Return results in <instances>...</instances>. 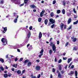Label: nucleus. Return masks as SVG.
<instances>
[{"instance_id": "nucleus-1", "label": "nucleus", "mask_w": 78, "mask_h": 78, "mask_svg": "<svg viewBox=\"0 0 78 78\" xmlns=\"http://www.w3.org/2000/svg\"><path fill=\"white\" fill-rule=\"evenodd\" d=\"M4 40L5 38H3L1 40L2 42L3 43V45H5L6 44L8 43V41L7 39H5V41H4Z\"/></svg>"}, {"instance_id": "nucleus-2", "label": "nucleus", "mask_w": 78, "mask_h": 78, "mask_svg": "<svg viewBox=\"0 0 78 78\" xmlns=\"http://www.w3.org/2000/svg\"><path fill=\"white\" fill-rule=\"evenodd\" d=\"M12 2L15 3V4H17L19 5L20 3V0H11Z\"/></svg>"}, {"instance_id": "nucleus-3", "label": "nucleus", "mask_w": 78, "mask_h": 78, "mask_svg": "<svg viewBox=\"0 0 78 78\" xmlns=\"http://www.w3.org/2000/svg\"><path fill=\"white\" fill-rule=\"evenodd\" d=\"M23 47V45H22V44H21L20 45H19V44H17L14 46V48H15V49H16L17 48H19V47Z\"/></svg>"}, {"instance_id": "nucleus-4", "label": "nucleus", "mask_w": 78, "mask_h": 78, "mask_svg": "<svg viewBox=\"0 0 78 78\" xmlns=\"http://www.w3.org/2000/svg\"><path fill=\"white\" fill-rule=\"evenodd\" d=\"M52 50L53 51H56V46H55V44H53L52 46Z\"/></svg>"}, {"instance_id": "nucleus-5", "label": "nucleus", "mask_w": 78, "mask_h": 78, "mask_svg": "<svg viewBox=\"0 0 78 78\" xmlns=\"http://www.w3.org/2000/svg\"><path fill=\"white\" fill-rule=\"evenodd\" d=\"M36 70L39 71L41 69V66H36L35 67Z\"/></svg>"}, {"instance_id": "nucleus-6", "label": "nucleus", "mask_w": 78, "mask_h": 78, "mask_svg": "<svg viewBox=\"0 0 78 78\" xmlns=\"http://www.w3.org/2000/svg\"><path fill=\"white\" fill-rule=\"evenodd\" d=\"M49 21L50 22H51V23H52V24L54 23H55V20H53V19L52 18L50 19Z\"/></svg>"}, {"instance_id": "nucleus-7", "label": "nucleus", "mask_w": 78, "mask_h": 78, "mask_svg": "<svg viewBox=\"0 0 78 78\" xmlns=\"http://www.w3.org/2000/svg\"><path fill=\"white\" fill-rule=\"evenodd\" d=\"M45 12V10H42L41 12V13L40 16L41 17H42L44 15V13Z\"/></svg>"}, {"instance_id": "nucleus-8", "label": "nucleus", "mask_w": 78, "mask_h": 78, "mask_svg": "<svg viewBox=\"0 0 78 78\" xmlns=\"http://www.w3.org/2000/svg\"><path fill=\"white\" fill-rule=\"evenodd\" d=\"M30 8H33V9L36 8V6H35L34 4H33L32 5H31L30 6Z\"/></svg>"}, {"instance_id": "nucleus-9", "label": "nucleus", "mask_w": 78, "mask_h": 78, "mask_svg": "<svg viewBox=\"0 0 78 78\" xmlns=\"http://www.w3.org/2000/svg\"><path fill=\"white\" fill-rule=\"evenodd\" d=\"M64 24L63 23H61L60 25V28L61 30H63V27H64Z\"/></svg>"}, {"instance_id": "nucleus-10", "label": "nucleus", "mask_w": 78, "mask_h": 78, "mask_svg": "<svg viewBox=\"0 0 78 78\" xmlns=\"http://www.w3.org/2000/svg\"><path fill=\"white\" fill-rule=\"evenodd\" d=\"M30 35H31V33H30V32H29L28 33V34L27 35V39H29L30 37Z\"/></svg>"}, {"instance_id": "nucleus-11", "label": "nucleus", "mask_w": 78, "mask_h": 78, "mask_svg": "<svg viewBox=\"0 0 78 78\" xmlns=\"http://www.w3.org/2000/svg\"><path fill=\"white\" fill-rule=\"evenodd\" d=\"M13 16L14 17V16H15L16 17L17 19H18V17H19V16L16 14L15 13H14L13 14Z\"/></svg>"}, {"instance_id": "nucleus-12", "label": "nucleus", "mask_w": 78, "mask_h": 78, "mask_svg": "<svg viewBox=\"0 0 78 78\" xmlns=\"http://www.w3.org/2000/svg\"><path fill=\"white\" fill-rule=\"evenodd\" d=\"M29 62V60L28 59H26V60L24 61V65H26V63H27V62Z\"/></svg>"}, {"instance_id": "nucleus-13", "label": "nucleus", "mask_w": 78, "mask_h": 78, "mask_svg": "<svg viewBox=\"0 0 78 78\" xmlns=\"http://www.w3.org/2000/svg\"><path fill=\"white\" fill-rule=\"evenodd\" d=\"M71 21L72 19L71 18L69 19L67 21L68 24H69V23L71 22Z\"/></svg>"}, {"instance_id": "nucleus-14", "label": "nucleus", "mask_w": 78, "mask_h": 78, "mask_svg": "<svg viewBox=\"0 0 78 78\" xmlns=\"http://www.w3.org/2000/svg\"><path fill=\"white\" fill-rule=\"evenodd\" d=\"M74 73V71H71L70 72V73H68V75H73Z\"/></svg>"}, {"instance_id": "nucleus-15", "label": "nucleus", "mask_w": 78, "mask_h": 78, "mask_svg": "<svg viewBox=\"0 0 78 78\" xmlns=\"http://www.w3.org/2000/svg\"><path fill=\"white\" fill-rule=\"evenodd\" d=\"M31 62H30L29 61L28 62L27 66L28 67H30V66H31Z\"/></svg>"}, {"instance_id": "nucleus-16", "label": "nucleus", "mask_w": 78, "mask_h": 78, "mask_svg": "<svg viewBox=\"0 0 78 78\" xmlns=\"http://www.w3.org/2000/svg\"><path fill=\"white\" fill-rule=\"evenodd\" d=\"M15 72H16L17 74H20L21 73V71L20 70H19L17 71H15Z\"/></svg>"}, {"instance_id": "nucleus-17", "label": "nucleus", "mask_w": 78, "mask_h": 78, "mask_svg": "<svg viewBox=\"0 0 78 78\" xmlns=\"http://www.w3.org/2000/svg\"><path fill=\"white\" fill-rule=\"evenodd\" d=\"M42 33L40 32L39 34V38H40L41 39V37H42Z\"/></svg>"}, {"instance_id": "nucleus-18", "label": "nucleus", "mask_w": 78, "mask_h": 78, "mask_svg": "<svg viewBox=\"0 0 78 78\" xmlns=\"http://www.w3.org/2000/svg\"><path fill=\"white\" fill-rule=\"evenodd\" d=\"M28 49L29 51H30V50H31V49H32V46H31V45H30L29 48H28Z\"/></svg>"}, {"instance_id": "nucleus-19", "label": "nucleus", "mask_w": 78, "mask_h": 78, "mask_svg": "<svg viewBox=\"0 0 78 78\" xmlns=\"http://www.w3.org/2000/svg\"><path fill=\"white\" fill-rule=\"evenodd\" d=\"M13 66L15 68H17V64H14L13 65Z\"/></svg>"}, {"instance_id": "nucleus-20", "label": "nucleus", "mask_w": 78, "mask_h": 78, "mask_svg": "<svg viewBox=\"0 0 78 78\" xmlns=\"http://www.w3.org/2000/svg\"><path fill=\"white\" fill-rule=\"evenodd\" d=\"M0 61L2 62V63H3L4 62V60L3 58H0Z\"/></svg>"}, {"instance_id": "nucleus-21", "label": "nucleus", "mask_w": 78, "mask_h": 78, "mask_svg": "<svg viewBox=\"0 0 78 78\" xmlns=\"http://www.w3.org/2000/svg\"><path fill=\"white\" fill-rule=\"evenodd\" d=\"M54 15L55 14H54V13H53V12H52L50 14L51 17H53Z\"/></svg>"}, {"instance_id": "nucleus-22", "label": "nucleus", "mask_w": 78, "mask_h": 78, "mask_svg": "<svg viewBox=\"0 0 78 78\" xmlns=\"http://www.w3.org/2000/svg\"><path fill=\"white\" fill-rule=\"evenodd\" d=\"M72 58H69L68 59V63H69L70 62V61H72Z\"/></svg>"}, {"instance_id": "nucleus-23", "label": "nucleus", "mask_w": 78, "mask_h": 78, "mask_svg": "<svg viewBox=\"0 0 78 78\" xmlns=\"http://www.w3.org/2000/svg\"><path fill=\"white\" fill-rule=\"evenodd\" d=\"M44 23L45 25H47V23H48V20L46 19L44 21Z\"/></svg>"}, {"instance_id": "nucleus-24", "label": "nucleus", "mask_w": 78, "mask_h": 78, "mask_svg": "<svg viewBox=\"0 0 78 78\" xmlns=\"http://www.w3.org/2000/svg\"><path fill=\"white\" fill-rule=\"evenodd\" d=\"M77 23H78V20H77L76 22H74L73 23V25H76L78 24Z\"/></svg>"}, {"instance_id": "nucleus-25", "label": "nucleus", "mask_w": 78, "mask_h": 78, "mask_svg": "<svg viewBox=\"0 0 78 78\" xmlns=\"http://www.w3.org/2000/svg\"><path fill=\"white\" fill-rule=\"evenodd\" d=\"M4 78H7V77H8V74H4Z\"/></svg>"}, {"instance_id": "nucleus-26", "label": "nucleus", "mask_w": 78, "mask_h": 78, "mask_svg": "<svg viewBox=\"0 0 78 78\" xmlns=\"http://www.w3.org/2000/svg\"><path fill=\"white\" fill-rule=\"evenodd\" d=\"M2 28H3L4 29V31H5V32H6V31H7V28L6 27L4 28L3 27Z\"/></svg>"}, {"instance_id": "nucleus-27", "label": "nucleus", "mask_w": 78, "mask_h": 78, "mask_svg": "<svg viewBox=\"0 0 78 78\" xmlns=\"http://www.w3.org/2000/svg\"><path fill=\"white\" fill-rule=\"evenodd\" d=\"M61 73H58V76L59 78H61Z\"/></svg>"}, {"instance_id": "nucleus-28", "label": "nucleus", "mask_w": 78, "mask_h": 78, "mask_svg": "<svg viewBox=\"0 0 78 78\" xmlns=\"http://www.w3.org/2000/svg\"><path fill=\"white\" fill-rule=\"evenodd\" d=\"M78 73L77 71H75V76H77L78 75Z\"/></svg>"}, {"instance_id": "nucleus-29", "label": "nucleus", "mask_w": 78, "mask_h": 78, "mask_svg": "<svg viewBox=\"0 0 78 78\" xmlns=\"http://www.w3.org/2000/svg\"><path fill=\"white\" fill-rule=\"evenodd\" d=\"M43 52H44V49H42L41 50L40 53V54H43Z\"/></svg>"}, {"instance_id": "nucleus-30", "label": "nucleus", "mask_w": 78, "mask_h": 78, "mask_svg": "<svg viewBox=\"0 0 78 78\" xmlns=\"http://www.w3.org/2000/svg\"><path fill=\"white\" fill-rule=\"evenodd\" d=\"M70 29H72V25L70 26L67 29V30H70Z\"/></svg>"}, {"instance_id": "nucleus-31", "label": "nucleus", "mask_w": 78, "mask_h": 78, "mask_svg": "<svg viewBox=\"0 0 78 78\" xmlns=\"http://www.w3.org/2000/svg\"><path fill=\"white\" fill-rule=\"evenodd\" d=\"M62 12L63 14H65V9H63L62 11Z\"/></svg>"}, {"instance_id": "nucleus-32", "label": "nucleus", "mask_w": 78, "mask_h": 78, "mask_svg": "<svg viewBox=\"0 0 78 78\" xmlns=\"http://www.w3.org/2000/svg\"><path fill=\"white\" fill-rule=\"evenodd\" d=\"M17 18H16L14 20V23H17Z\"/></svg>"}, {"instance_id": "nucleus-33", "label": "nucleus", "mask_w": 78, "mask_h": 78, "mask_svg": "<svg viewBox=\"0 0 78 78\" xmlns=\"http://www.w3.org/2000/svg\"><path fill=\"white\" fill-rule=\"evenodd\" d=\"M0 69L1 70H2L3 71V70H4V68L2 66H1L0 67Z\"/></svg>"}, {"instance_id": "nucleus-34", "label": "nucleus", "mask_w": 78, "mask_h": 78, "mask_svg": "<svg viewBox=\"0 0 78 78\" xmlns=\"http://www.w3.org/2000/svg\"><path fill=\"white\" fill-rule=\"evenodd\" d=\"M61 12V11L60 10H58L57 11V14H59Z\"/></svg>"}, {"instance_id": "nucleus-35", "label": "nucleus", "mask_w": 78, "mask_h": 78, "mask_svg": "<svg viewBox=\"0 0 78 78\" xmlns=\"http://www.w3.org/2000/svg\"><path fill=\"white\" fill-rule=\"evenodd\" d=\"M73 50L76 51L77 50V48H76V47H74Z\"/></svg>"}, {"instance_id": "nucleus-36", "label": "nucleus", "mask_w": 78, "mask_h": 78, "mask_svg": "<svg viewBox=\"0 0 78 78\" xmlns=\"http://www.w3.org/2000/svg\"><path fill=\"white\" fill-rule=\"evenodd\" d=\"M73 42H75V41H76V38H74L73 39Z\"/></svg>"}, {"instance_id": "nucleus-37", "label": "nucleus", "mask_w": 78, "mask_h": 78, "mask_svg": "<svg viewBox=\"0 0 78 78\" xmlns=\"http://www.w3.org/2000/svg\"><path fill=\"white\" fill-rule=\"evenodd\" d=\"M42 55H43V54H40L38 55V56L40 58H41V56H42Z\"/></svg>"}, {"instance_id": "nucleus-38", "label": "nucleus", "mask_w": 78, "mask_h": 78, "mask_svg": "<svg viewBox=\"0 0 78 78\" xmlns=\"http://www.w3.org/2000/svg\"><path fill=\"white\" fill-rule=\"evenodd\" d=\"M56 3V0L53 1V5H55V3Z\"/></svg>"}, {"instance_id": "nucleus-39", "label": "nucleus", "mask_w": 78, "mask_h": 78, "mask_svg": "<svg viewBox=\"0 0 78 78\" xmlns=\"http://www.w3.org/2000/svg\"><path fill=\"white\" fill-rule=\"evenodd\" d=\"M38 21L39 22H41V18H39L38 19Z\"/></svg>"}, {"instance_id": "nucleus-40", "label": "nucleus", "mask_w": 78, "mask_h": 78, "mask_svg": "<svg viewBox=\"0 0 78 78\" xmlns=\"http://www.w3.org/2000/svg\"><path fill=\"white\" fill-rule=\"evenodd\" d=\"M8 75L9 76V77H11V73H8Z\"/></svg>"}, {"instance_id": "nucleus-41", "label": "nucleus", "mask_w": 78, "mask_h": 78, "mask_svg": "<svg viewBox=\"0 0 78 78\" xmlns=\"http://www.w3.org/2000/svg\"><path fill=\"white\" fill-rule=\"evenodd\" d=\"M28 41H29V39H26V41L25 43L26 44H27V43H28Z\"/></svg>"}, {"instance_id": "nucleus-42", "label": "nucleus", "mask_w": 78, "mask_h": 78, "mask_svg": "<svg viewBox=\"0 0 78 78\" xmlns=\"http://www.w3.org/2000/svg\"><path fill=\"white\" fill-rule=\"evenodd\" d=\"M73 11H74V13H76V11L75 10V8L73 9Z\"/></svg>"}, {"instance_id": "nucleus-43", "label": "nucleus", "mask_w": 78, "mask_h": 78, "mask_svg": "<svg viewBox=\"0 0 78 78\" xmlns=\"http://www.w3.org/2000/svg\"><path fill=\"white\" fill-rule=\"evenodd\" d=\"M69 42H67V43H66L65 44V45L66 46V47H67V46L68 45H69Z\"/></svg>"}, {"instance_id": "nucleus-44", "label": "nucleus", "mask_w": 78, "mask_h": 78, "mask_svg": "<svg viewBox=\"0 0 78 78\" xmlns=\"http://www.w3.org/2000/svg\"><path fill=\"white\" fill-rule=\"evenodd\" d=\"M58 63H61L62 62V60L61 59H60L58 61Z\"/></svg>"}, {"instance_id": "nucleus-45", "label": "nucleus", "mask_w": 78, "mask_h": 78, "mask_svg": "<svg viewBox=\"0 0 78 78\" xmlns=\"http://www.w3.org/2000/svg\"><path fill=\"white\" fill-rule=\"evenodd\" d=\"M63 3L64 6H65L66 5V1H63Z\"/></svg>"}, {"instance_id": "nucleus-46", "label": "nucleus", "mask_w": 78, "mask_h": 78, "mask_svg": "<svg viewBox=\"0 0 78 78\" xmlns=\"http://www.w3.org/2000/svg\"><path fill=\"white\" fill-rule=\"evenodd\" d=\"M32 28H33V27L32 26H30L29 27V30H32Z\"/></svg>"}, {"instance_id": "nucleus-47", "label": "nucleus", "mask_w": 78, "mask_h": 78, "mask_svg": "<svg viewBox=\"0 0 78 78\" xmlns=\"http://www.w3.org/2000/svg\"><path fill=\"white\" fill-rule=\"evenodd\" d=\"M27 2H28V0H24V3L26 4H27Z\"/></svg>"}, {"instance_id": "nucleus-48", "label": "nucleus", "mask_w": 78, "mask_h": 78, "mask_svg": "<svg viewBox=\"0 0 78 78\" xmlns=\"http://www.w3.org/2000/svg\"><path fill=\"white\" fill-rule=\"evenodd\" d=\"M52 53V50L51 49L49 51V53L51 55V54Z\"/></svg>"}, {"instance_id": "nucleus-49", "label": "nucleus", "mask_w": 78, "mask_h": 78, "mask_svg": "<svg viewBox=\"0 0 78 78\" xmlns=\"http://www.w3.org/2000/svg\"><path fill=\"white\" fill-rule=\"evenodd\" d=\"M70 16V14L69 13H67V16Z\"/></svg>"}, {"instance_id": "nucleus-50", "label": "nucleus", "mask_w": 78, "mask_h": 78, "mask_svg": "<svg viewBox=\"0 0 78 78\" xmlns=\"http://www.w3.org/2000/svg\"><path fill=\"white\" fill-rule=\"evenodd\" d=\"M4 68H5V69H8V68L6 66H4Z\"/></svg>"}, {"instance_id": "nucleus-51", "label": "nucleus", "mask_w": 78, "mask_h": 78, "mask_svg": "<svg viewBox=\"0 0 78 78\" xmlns=\"http://www.w3.org/2000/svg\"><path fill=\"white\" fill-rule=\"evenodd\" d=\"M55 27V24H53L51 26V28H53V27Z\"/></svg>"}, {"instance_id": "nucleus-52", "label": "nucleus", "mask_w": 78, "mask_h": 78, "mask_svg": "<svg viewBox=\"0 0 78 78\" xmlns=\"http://www.w3.org/2000/svg\"><path fill=\"white\" fill-rule=\"evenodd\" d=\"M41 77V74H39L38 75V76L37 78H40Z\"/></svg>"}, {"instance_id": "nucleus-53", "label": "nucleus", "mask_w": 78, "mask_h": 78, "mask_svg": "<svg viewBox=\"0 0 78 78\" xmlns=\"http://www.w3.org/2000/svg\"><path fill=\"white\" fill-rule=\"evenodd\" d=\"M55 69L53 68L52 69V72H55Z\"/></svg>"}, {"instance_id": "nucleus-54", "label": "nucleus", "mask_w": 78, "mask_h": 78, "mask_svg": "<svg viewBox=\"0 0 78 78\" xmlns=\"http://www.w3.org/2000/svg\"><path fill=\"white\" fill-rule=\"evenodd\" d=\"M67 59V57H63V59L64 60H66V59Z\"/></svg>"}, {"instance_id": "nucleus-55", "label": "nucleus", "mask_w": 78, "mask_h": 78, "mask_svg": "<svg viewBox=\"0 0 78 78\" xmlns=\"http://www.w3.org/2000/svg\"><path fill=\"white\" fill-rule=\"evenodd\" d=\"M72 62L71 63L69 64V68H70V66H71V65H72Z\"/></svg>"}, {"instance_id": "nucleus-56", "label": "nucleus", "mask_w": 78, "mask_h": 78, "mask_svg": "<svg viewBox=\"0 0 78 78\" xmlns=\"http://www.w3.org/2000/svg\"><path fill=\"white\" fill-rule=\"evenodd\" d=\"M31 78H37V77H36V76H32Z\"/></svg>"}, {"instance_id": "nucleus-57", "label": "nucleus", "mask_w": 78, "mask_h": 78, "mask_svg": "<svg viewBox=\"0 0 78 78\" xmlns=\"http://www.w3.org/2000/svg\"><path fill=\"white\" fill-rule=\"evenodd\" d=\"M74 68V65H72L71 67V68L72 69H73Z\"/></svg>"}, {"instance_id": "nucleus-58", "label": "nucleus", "mask_w": 78, "mask_h": 78, "mask_svg": "<svg viewBox=\"0 0 78 78\" xmlns=\"http://www.w3.org/2000/svg\"><path fill=\"white\" fill-rule=\"evenodd\" d=\"M74 18H75V19H76V18H77V15H74Z\"/></svg>"}, {"instance_id": "nucleus-59", "label": "nucleus", "mask_w": 78, "mask_h": 78, "mask_svg": "<svg viewBox=\"0 0 78 78\" xmlns=\"http://www.w3.org/2000/svg\"><path fill=\"white\" fill-rule=\"evenodd\" d=\"M57 44L59 45V41H58L57 42Z\"/></svg>"}, {"instance_id": "nucleus-60", "label": "nucleus", "mask_w": 78, "mask_h": 78, "mask_svg": "<svg viewBox=\"0 0 78 78\" xmlns=\"http://www.w3.org/2000/svg\"><path fill=\"white\" fill-rule=\"evenodd\" d=\"M23 60V58H21L20 60V61H22Z\"/></svg>"}, {"instance_id": "nucleus-61", "label": "nucleus", "mask_w": 78, "mask_h": 78, "mask_svg": "<svg viewBox=\"0 0 78 78\" xmlns=\"http://www.w3.org/2000/svg\"><path fill=\"white\" fill-rule=\"evenodd\" d=\"M59 70H62V69H61V66H60L59 67Z\"/></svg>"}, {"instance_id": "nucleus-62", "label": "nucleus", "mask_w": 78, "mask_h": 78, "mask_svg": "<svg viewBox=\"0 0 78 78\" xmlns=\"http://www.w3.org/2000/svg\"><path fill=\"white\" fill-rule=\"evenodd\" d=\"M15 69L14 68H12V71H14V70Z\"/></svg>"}, {"instance_id": "nucleus-63", "label": "nucleus", "mask_w": 78, "mask_h": 78, "mask_svg": "<svg viewBox=\"0 0 78 78\" xmlns=\"http://www.w3.org/2000/svg\"><path fill=\"white\" fill-rule=\"evenodd\" d=\"M36 61H37V62H40V60H39V59H38L36 60Z\"/></svg>"}, {"instance_id": "nucleus-64", "label": "nucleus", "mask_w": 78, "mask_h": 78, "mask_svg": "<svg viewBox=\"0 0 78 78\" xmlns=\"http://www.w3.org/2000/svg\"><path fill=\"white\" fill-rule=\"evenodd\" d=\"M50 78H53V75H52V74H51V76H50Z\"/></svg>"}]
</instances>
